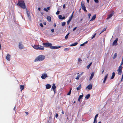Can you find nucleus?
I'll use <instances>...</instances> for the list:
<instances>
[{"label":"nucleus","mask_w":123,"mask_h":123,"mask_svg":"<svg viewBox=\"0 0 123 123\" xmlns=\"http://www.w3.org/2000/svg\"><path fill=\"white\" fill-rule=\"evenodd\" d=\"M69 49H68V48H65L64 49V50L65 51H66L67 50H69Z\"/></svg>","instance_id":"obj_33"},{"label":"nucleus","mask_w":123,"mask_h":123,"mask_svg":"<svg viewBox=\"0 0 123 123\" xmlns=\"http://www.w3.org/2000/svg\"><path fill=\"white\" fill-rule=\"evenodd\" d=\"M104 71V70H103V71H102V74H103Z\"/></svg>","instance_id":"obj_60"},{"label":"nucleus","mask_w":123,"mask_h":123,"mask_svg":"<svg viewBox=\"0 0 123 123\" xmlns=\"http://www.w3.org/2000/svg\"><path fill=\"white\" fill-rule=\"evenodd\" d=\"M90 94H88L86 95V96L85 98L87 99H88L90 97Z\"/></svg>","instance_id":"obj_24"},{"label":"nucleus","mask_w":123,"mask_h":123,"mask_svg":"<svg viewBox=\"0 0 123 123\" xmlns=\"http://www.w3.org/2000/svg\"><path fill=\"white\" fill-rule=\"evenodd\" d=\"M69 34V33H68L65 36V38L66 39H68V36Z\"/></svg>","instance_id":"obj_26"},{"label":"nucleus","mask_w":123,"mask_h":123,"mask_svg":"<svg viewBox=\"0 0 123 123\" xmlns=\"http://www.w3.org/2000/svg\"><path fill=\"white\" fill-rule=\"evenodd\" d=\"M92 84H89L86 88V89L87 90V89H88L89 90H90L92 89Z\"/></svg>","instance_id":"obj_8"},{"label":"nucleus","mask_w":123,"mask_h":123,"mask_svg":"<svg viewBox=\"0 0 123 123\" xmlns=\"http://www.w3.org/2000/svg\"><path fill=\"white\" fill-rule=\"evenodd\" d=\"M51 87L50 85L49 84H47L46 86V87L47 89H48L50 88Z\"/></svg>","instance_id":"obj_16"},{"label":"nucleus","mask_w":123,"mask_h":123,"mask_svg":"<svg viewBox=\"0 0 123 123\" xmlns=\"http://www.w3.org/2000/svg\"><path fill=\"white\" fill-rule=\"evenodd\" d=\"M97 122V120L96 119H94L93 123H96Z\"/></svg>","instance_id":"obj_35"},{"label":"nucleus","mask_w":123,"mask_h":123,"mask_svg":"<svg viewBox=\"0 0 123 123\" xmlns=\"http://www.w3.org/2000/svg\"><path fill=\"white\" fill-rule=\"evenodd\" d=\"M85 43H84L83 44H81L80 45V46H83L84 45Z\"/></svg>","instance_id":"obj_51"},{"label":"nucleus","mask_w":123,"mask_h":123,"mask_svg":"<svg viewBox=\"0 0 123 123\" xmlns=\"http://www.w3.org/2000/svg\"><path fill=\"white\" fill-rule=\"evenodd\" d=\"M44 10L46 12H47L48 11V10H47L46 8H44Z\"/></svg>","instance_id":"obj_45"},{"label":"nucleus","mask_w":123,"mask_h":123,"mask_svg":"<svg viewBox=\"0 0 123 123\" xmlns=\"http://www.w3.org/2000/svg\"><path fill=\"white\" fill-rule=\"evenodd\" d=\"M15 108H16V106H15L14 108H13V110H15Z\"/></svg>","instance_id":"obj_59"},{"label":"nucleus","mask_w":123,"mask_h":123,"mask_svg":"<svg viewBox=\"0 0 123 123\" xmlns=\"http://www.w3.org/2000/svg\"><path fill=\"white\" fill-rule=\"evenodd\" d=\"M10 55L9 54H8L7 55V56H6V59L8 61H10Z\"/></svg>","instance_id":"obj_14"},{"label":"nucleus","mask_w":123,"mask_h":123,"mask_svg":"<svg viewBox=\"0 0 123 123\" xmlns=\"http://www.w3.org/2000/svg\"><path fill=\"white\" fill-rule=\"evenodd\" d=\"M38 10L39 11H40L41 10V9L40 8H38Z\"/></svg>","instance_id":"obj_61"},{"label":"nucleus","mask_w":123,"mask_h":123,"mask_svg":"<svg viewBox=\"0 0 123 123\" xmlns=\"http://www.w3.org/2000/svg\"><path fill=\"white\" fill-rule=\"evenodd\" d=\"M114 14V11H113L112 12V13L111 14H110L109 15H108L107 18H106V19H107L110 18Z\"/></svg>","instance_id":"obj_9"},{"label":"nucleus","mask_w":123,"mask_h":123,"mask_svg":"<svg viewBox=\"0 0 123 123\" xmlns=\"http://www.w3.org/2000/svg\"><path fill=\"white\" fill-rule=\"evenodd\" d=\"M108 75V74H107L105 76V77L104 78V80L103 82V83H104L106 81V79L107 78Z\"/></svg>","instance_id":"obj_15"},{"label":"nucleus","mask_w":123,"mask_h":123,"mask_svg":"<svg viewBox=\"0 0 123 123\" xmlns=\"http://www.w3.org/2000/svg\"><path fill=\"white\" fill-rule=\"evenodd\" d=\"M96 17V14L94 15L92 17L91 19L90 20V21H93L95 19Z\"/></svg>","instance_id":"obj_12"},{"label":"nucleus","mask_w":123,"mask_h":123,"mask_svg":"<svg viewBox=\"0 0 123 123\" xmlns=\"http://www.w3.org/2000/svg\"><path fill=\"white\" fill-rule=\"evenodd\" d=\"M70 20H68V21H67V24L68 25L69 23H70Z\"/></svg>","instance_id":"obj_40"},{"label":"nucleus","mask_w":123,"mask_h":123,"mask_svg":"<svg viewBox=\"0 0 123 123\" xmlns=\"http://www.w3.org/2000/svg\"><path fill=\"white\" fill-rule=\"evenodd\" d=\"M66 24V22H63L62 24V26H64Z\"/></svg>","instance_id":"obj_30"},{"label":"nucleus","mask_w":123,"mask_h":123,"mask_svg":"<svg viewBox=\"0 0 123 123\" xmlns=\"http://www.w3.org/2000/svg\"><path fill=\"white\" fill-rule=\"evenodd\" d=\"M98 114H97L95 115V118H94V119H96L98 117Z\"/></svg>","instance_id":"obj_37"},{"label":"nucleus","mask_w":123,"mask_h":123,"mask_svg":"<svg viewBox=\"0 0 123 123\" xmlns=\"http://www.w3.org/2000/svg\"><path fill=\"white\" fill-rule=\"evenodd\" d=\"M87 2L88 3H89V0H86Z\"/></svg>","instance_id":"obj_62"},{"label":"nucleus","mask_w":123,"mask_h":123,"mask_svg":"<svg viewBox=\"0 0 123 123\" xmlns=\"http://www.w3.org/2000/svg\"><path fill=\"white\" fill-rule=\"evenodd\" d=\"M45 58V56L43 55H39L34 60L35 62L42 61L44 60Z\"/></svg>","instance_id":"obj_4"},{"label":"nucleus","mask_w":123,"mask_h":123,"mask_svg":"<svg viewBox=\"0 0 123 123\" xmlns=\"http://www.w3.org/2000/svg\"><path fill=\"white\" fill-rule=\"evenodd\" d=\"M123 68L121 66H120L118 68L117 70V71L118 72V74L119 75H121L122 73V69Z\"/></svg>","instance_id":"obj_5"},{"label":"nucleus","mask_w":123,"mask_h":123,"mask_svg":"<svg viewBox=\"0 0 123 123\" xmlns=\"http://www.w3.org/2000/svg\"><path fill=\"white\" fill-rule=\"evenodd\" d=\"M81 88V84L79 85V86L76 89L77 90H79Z\"/></svg>","instance_id":"obj_25"},{"label":"nucleus","mask_w":123,"mask_h":123,"mask_svg":"<svg viewBox=\"0 0 123 123\" xmlns=\"http://www.w3.org/2000/svg\"><path fill=\"white\" fill-rule=\"evenodd\" d=\"M118 38H117L115 40H114L113 43V45H117V41H118Z\"/></svg>","instance_id":"obj_11"},{"label":"nucleus","mask_w":123,"mask_h":123,"mask_svg":"<svg viewBox=\"0 0 123 123\" xmlns=\"http://www.w3.org/2000/svg\"><path fill=\"white\" fill-rule=\"evenodd\" d=\"M26 13L27 14V15L28 16V17H29V16H30L29 15V13L28 12V10H27V11H26Z\"/></svg>","instance_id":"obj_36"},{"label":"nucleus","mask_w":123,"mask_h":123,"mask_svg":"<svg viewBox=\"0 0 123 123\" xmlns=\"http://www.w3.org/2000/svg\"><path fill=\"white\" fill-rule=\"evenodd\" d=\"M83 94H82V95H80L79 96L78 100L79 101H80V98H82L83 97Z\"/></svg>","instance_id":"obj_21"},{"label":"nucleus","mask_w":123,"mask_h":123,"mask_svg":"<svg viewBox=\"0 0 123 123\" xmlns=\"http://www.w3.org/2000/svg\"><path fill=\"white\" fill-rule=\"evenodd\" d=\"M82 20H83V19L82 18L80 19V21H82Z\"/></svg>","instance_id":"obj_63"},{"label":"nucleus","mask_w":123,"mask_h":123,"mask_svg":"<svg viewBox=\"0 0 123 123\" xmlns=\"http://www.w3.org/2000/svg\"><path fill=\"white\" fill-rule=\"evenodd\" d=\"M95 2L96 3H98V0H94Z\"/></svg>","instance_id":"obj_39"},{"label":"nucleus","mask_w":123,"mask_h":123,"mask_svg":"<svg viewBox=\"0 0 123 123\" xmlns=\"http://www.w3.org/2000/svg\"><path fill=\"white\" fill-rule=\"evenodd\" d=\"M72 90V89H71L69 91V92L67 94V95H70L71 93V91Z\"/></svg>","instance_id":"obj_29"},{"label":"nucleus","mask_w":123,"mask_h":123,"mask_svg":"<svg viewBox=\"0 0 123 123\" xmlns=\"http://www.w3.org/2000/svg\"><path fill=\"white\" fill-rule=\"evenodd\" d=\"M123 64V58H122V60L121 62V64L120 65H121Z\"/></svg>","instance_id":"obj_46"},{"label":"nucleus","mask_w":123,"mask_h":123,"mask_svg":"<svg viewBox=\"0 0 123 123\" xmlns=\"http://www.w3.org/2000/svg\"><path fill=\"white\" fill-rule=\"evenodd\" d=\"M56 25L55 23H54V26L55 27L56 26Z\"/></svg>","instance_id":"obj_58"},{"label":"nucleus","mask_w":123,"mask_h":123,"mask_svg":"<svg viewBox=\"0 0 123 123\" xmlns=\"http://www.w3.org/2000/svg\"><path fill=\"white\" fill-rule=\"evenodd\" d=\"M115 73L114 72H113L112 74V75L111 76V79H113L115 77Z\"/></svg>","instance_id":"obj_19"},{"label":"nucleus","mask_w":123,"mask_h":123,"mask_svg":"<svg viewBox=\"0 0 123 123\" xmlns=\"http://www.w3.org/2000/svg\"><path fill=\"white\" fill-rule=\"evenodd\" d=\"M60 12V11H57L56 12V14L57 15H58L59 14Z\"/></svg>","instance_id":"obj_41"},{"label":"nucleus","mask_w":123,"mask_h":123,"mask_svg":"<svg viewBox=\"0 0 123 123\" xmlns=\"http://www.w3.org/2000/svg\"><path fill=\"white\" fill-rule=\"evenodd\" d=\"M94 72H92L91 74V76L89 78L90 80H91L92 79V78H93L94 76Z\"/></svg>","instance_id":"obj_13"},{"label":"nucleus","mask_w":123,"mask_h":123,"mask_svg":"<svg viewBox=\"0 0 123 123\" xmlns=\"http://www.w3.org/2000/svg\"><path fill=\"white\" fill-rule=\"evenodd\" d=\"M80 75H78L77 76V77L75 78V79L76 80H78L79 79V78L80 77Z\"/></svg>","instance_id":"obj_31"},{"label":"nucleus","mask_w":123,"mask_h":123,"mask_svg":"<svg viewBox=\"0 0 123 123\" xmlns=\"http://www.w3.org/2000/svg\"><path fill=\"white\" fill-rule=\"evenodd\" d=\"M78 43L77 42H75L74 43L72 44L71 45H70V46H73L76 45L78 44Z\"/></svg>","instance_id":"obj_23"},{"label":"nucleus","mask_w":123,"mask_h":123,"mask_svg":"<svg viewBox=\"0 0 123 123\" xmlns=\"http://www.w3.org/2000/svg\"><path fill=\"white\" fill-rule=\"evenodd\" d=\"M51 31L52 32H53L54 31V29H51Z\"/></svg>","instance_id":"obj_48"},{"label":"nucleus","mask_w":123,"mask_h":123,"mask_svg":"<svg viewBox=\"0 0 123 123\" xmlns=\"http://www.w3.org/2000/svg\"><path fill=\"white\" fill-rule=\"evenodd\" d=\"M32 47L35 49L37 50H43L44 48L43 46L39 45H35L32 46Z\"/></svg>","instance_id":"obj_3"},{"label":"nucleus","mask_w":123,"mask_h":123,"mask_svg":"<svg viewBox=\"0 0 123 123\" xmlns=\"http://www.w3.org/2000/svg\"><path fill=\"white\" fill-rule=\"evenodd\" d=\"M17 5L23 9H25L26 8L25 4L23 1H18Z\"/></svg>","instance_id":"obj_2"},{"label":"nucleus","mask_w":123,"mask_h":123,"mask_svg":"<svg viewBox=\"0 0 123 123\" xmlns=\"http://www.w3.org/2000/svg\"><path fill=\"white\" fill-rule=\"evenodd\" d=\"M106 28H104L103 30H102V31L100 33V34H101V33H102L103 32H104V31H105L106 30Z\"/></svg>","instance_id":"obj_32"},{"label":"nucleus","mask_w":123,"mask_h":123,"mask_svg":"<svg viewBox=\"0 0 123 123\" xmlns=\"http://www.w3.org/2000/svg\"><path fill=\"white\" fill-rule=\"evenodd\" d=\"M43 45L45 48H49L51 49H55L59 48L61 47V46H52V44L49 43H43Z\"/></svg>","instance_id":"obj_1"},{"label":"nucleus","mask_w":123,"mask_h":123,"mask_svg":"<svg viewBox=\"0 0 123 123\" xmlns=\"http://www.w3.org/2000/svg\"><path fill=\"white\" fill-rule=\"evenodd\" d=\"M47 19L48 21L50 22L51 21V18L50 16H47Z\"/></svg>","instance_id":"obj_17"},{"label":"nucleus","mask_w":123,"mask_h":123,"mask_svg":"<svg viewBox=\"0 0 123 123\" xmlns=\"http://www.w3.org/2000/svg\"><path fill=\"white\" fill-rule=\"evenodd\" d=\"M62 113L63 114H64V112L63 110H62Z\"/></svg>","instance_id":"obj_54"},{"label":"nucleus","mask_w":123,"mask_h":123,"mask_svg":"<svg viewBox=\"0 0 123 123\" xmlns=\"http://www.w3.org/2000/svg\"><path fill=\"white\" fill-rule=\"evenodd\" d=\"M82 61V60L80 58H79L78 59V61L79 62H81Z\"/></svg>","instance_id":"obj_53"},{"label":"nucleus","mask_w":123,"mask_h":123,"mask_svg":"<svg viewBox=\"0 0 123 123\" xmlns=\"http://www.w3.org/2000/svg\"><path fill=\"white\" fill-rule=\"evenodd\" d=\"M63 8L64 9L66 7L65 4H64L63 5Z\"/></svg>","instance_id":"obj_43"},{"label":"nucleus","mask_w":123,"mask_h":123,"mask_svg":"<svg viewBox=\"0 0 123 123\" xmlns=\"http://www.w3.org/2000/svg\"><path fill=\"white\" fill-rule=\"evenodd\" d=\"M19 48L22 49L23 48V45L19 43Z\"/></svg>","instance_id":"obj_18"},{"label":"nucleus","mask_w":123,"mask_h":123,"mask_svg":"<svg viewBox=\"0 0 123 123\" xmlns=\"http://www.w3.org/2000/svg\"><path fill=\"white\" fill-rule=\"evenodd\" d=\"M65 18V17H64V16H63V17H62V19H64Z\"/></svg>","instance_id":"obj_52"},{"label":"nucleus","mask_w":123,"mask_h":123,"mask_svg":"<svg viewBox=\"0 0 123 123\" xmlns=\"http://www.w3.org/2000/svg\"><path fill=\"white\" fill-rule=\"evenodd\" d=\"M83 72H82L79 75H80V76L83 74Z\"/></svg>","instance_id":"obj_56"},{"label":"nucleus","mask_w":123,"mask_h":123,"mask_svg":"<svg viewBox=\"0 0 123 123\" xmlns=\"http://www.w3.org/2000/svg\"><path fill=\"white\" fill-rule=\"evenodd\" d=\"M58 114L57 113L56 114V115L55 116V117L57 118V117H58Z\"/></svg>","instance_id":"obj_49"},{"label":"nucleus","mask_w":123,"mask_h":123,"mask_svg":"<svg viewBox=\"0 0 123 123\" xmlns=\"http://www.w3.org/2000/svg\"><path fill=\"white\" fill-rule=\"evenodd\" d=\"M56 87L55 86V84L53 83V84L52 86V88L53 89V90L54 91V94H55L56 92Z\"/></svg>","instance_id":"obj_7"},{"label":"nucleus","mask_w":123,"mask_h":123,"mask_svg":"<svg viewBox=\"0 0 123 123\" xmlns=\"http://www.w3.org/2000/svg\"><path fill=\"white\" fill-rule=\"evenodd\" d=\"M121 80L122 81V80H123V74Z\"/></svg>","instance_id":"obj_50"},{"label":"nucleus","mask_w":123,"mask_h":123,"mask_svg":"<svg viewBox=\"0 0 123 123\" xmlns=\"http://www.w3.org/2000/svg\"><path fill=\"white\" fill-rule=\"evenodd\" d=\"M81 6L82 10H84L85 12H87V11L86 9V7L84 5V3L82 1L81 2Z\"/></svg>","instance_id":"obj_6"},{"label":"nucleus","mask_w":123,"mask_h":123,"mask_svg":"<svg viewBox=\"0 0 123 123\" xmlns=\"http://www.w3.org/2000/svg\"><path fill=\"white\" fill-rule=\"evenodd\" d=\"M91 14L90 13H89L88 14V17L89 19H90V17L91 16Z\"/></svg>","instance_id":"obj_38"},{"label":"nucleus","mask_w":123,"mask_h":123,"mask_svg":"<svg viewBox=\"0 0 123 123\" xmlns=\"http://www.w3.org/2000/svg\"><path fill=\"white\" fill-rule=\"evenodd\" d=\"M98 123H101L100 121L99 122H98Z\"/></svg>","instance_id":"obj_64"},{"label":"nucleus","mask_w":123,"mask_h":123,"mask_svg":"<svg viewBox=\"0 0 123 123\" xmlns=\"http://www.w3.org/2000/svg\"><path fill=\"white\" fill-rule=\"evenodd\" d=\"M59 18L60 19H62V16L61 15H59L58 16Z\"/></svg>","instance_id":"obj_34"},{"label":"nucleus","mask_w":123,"mask_h":123,"mask_svg":"<svg viewBox=\"0 0 123 123\" xmlns=\"http://www.w3.org/2000/svg\"><path fill=\"white\" fill-rule=\"evenodd\" d=\"M96 33H95L94 34L93 36H92V39L95 37L96 35Z\"/></svg>","instance_id":"obj_42"},{"label":"nucleus","mask_w":123,"mask_h":123,"mask_svg":"<svg viewBox=\"0 0 123 123\" xmlns=\"http://www.w3.org/2000/svg\"><path fill=\"white\" fill-rule=\"evenodd\" d=\"M92 64V62H91V63H90L87 66V68L88 69L89 68L90 66H91V65Z\"/></svg>","instance_id":"obj_27"},{"label":"nucleus","mask_w":123,"mask_h":123,"mask_svg":"<svg viewBox=\"0 0 123 123\" xmlns=\"http://www.w3.org/2000/svg\"><path fill=\"white\" fill-rule=\"evenodd\" d=\"M47 76V75L46 74H43L42 76H41V77L43 79H45Z\"/></svg>","instance_id":"obj_10"},{"label":"nucleus","mask_w":123,"mask_h":123,"mask_svg":"<svg viewBox=\"0 0 123 123\" xmlns=\"http://www.w3.org/2000/svg\"><path fill=\"white\" fill-rule=\"evenodd\" d=\"M20 87L21 91H22L25 88V86L24 85H20Z\"/></svg>","instance_id":"obj_20"},{"label":"nucleus","mask_w":123,"mask_h":123,"mask_svg":"<svg viewBox=\"0 0 123 123\" xmlns=\"http://www.w3.org/2000/svg\"><path fill=\"white\" fill-rule=\"evenodd\" d=\"M117 54L116 53L114 55L113 58V59H114L115 58H116L117 57Z\"/></svg>","instance_id":"obj_28"},{"label":"nucleus","mask_w":123,"mask_h":123,"mask_svg":"<svg viewBox=\"0 0 123 123\" xmlns=\"http://www.w3.org/2000/svg\"><path fill=\"white\" fill-rule=\"evenodd\" d=\"M47 9L48 10H49L50 9V7H47Z\"/></svg>","instance_id":"obj_57"},{"label":"nucleus","mask_w":123,"mask_h":123,"mask_svg":"<svg viewBox=\"0 0 123 123\" xmlns=\"http://www.w3.org/2000/svg\"><path fill=\"white\" fill-rule=\"evenodd\" d=\"M74 11L73 12L71 16L69 17V19L68 20L71 21L73 18V13H74Z\"/></svg>","instance_id":"obj_22"},{"label":"nucleus","mask_w":123,"mask_h":123,"mask_svg":"<svg viewBox=\"0 0 123 123\" xmlns=\"http://www.w3.org/2000/svg\"><path fill=\"white\" fill-rule=\"evenodd\" d=\"M77 27H75V28H74L73 29V31H75L76 29L77 28Z\"/></svg>","instance_id":"obj_47"},{"label":"nucleus","mask_w":123,"mask_h":123,"mask_svg":"<svg viewBox=\"0 0 123 123\" xmlns=\"http://www.w3.org/2000/svg\"><path fill=\"white\" fill-rule=\"evenodd\" d=\"M25 112L27 115H28V112Z\"/></svg>","instance_id":"obj_55"},{"label":"nucleus","mask_w":123,"mask_h":123,"mask_svg":"<svg viewBox=\"0 0 123 123\" xmlns=\"http://www.w3.org/2000/svg\"><path fill=\"white\" fill-rule=\"evenodd\" d=\"M40 25L42 27H43V25L42 23L40 24Z\"/></svg>","instance_id":"obj_44"}]
</instances>
